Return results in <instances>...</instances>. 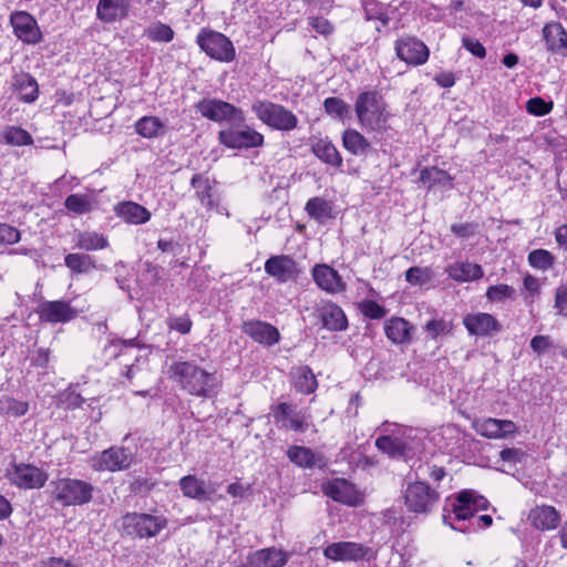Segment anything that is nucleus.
Wrapping results in <instances>:
<instances>
[{
  "instance_id": "obj_1",
  "label": "nucleus",
  "mask_w": 567,
  "mask_h": 567,
  "mask_svg": "<svg viewBox=\"0 0 567 567\" xmlns=\"http://www.w3.org/2000/svg\"><path fill=\"white\" fill-rule=\"evenodd\" d=\"M171 378L188 394L209 399L217 394L220 381L215 373L208 372L190 361H176L169 367Z\"/></svg>"
},
{
  "instance_id": "obj_2",
  "label": "nucleus",
  "mask_w": 567,
  "mask_h": 567,
  "mask_svg": "<svg viewBox=\"0 0 567 567\" xmlns=\"http://www.w3.org/2000/svg\"><path fill=\"white\" fill-rule=\"evenodd\" d=\"M354 112L367 132L384 133L390 128L388 104L378 91H364L357 96Z\"/></svg>"
},
{
  "instance_id": "obj_3",
  "label": "nucleus",
  "mask_w": 567,
  "mask_h": 567,
  "mask_svg": "<svg viewBox=\"0 0 567 567\" xmlns=\"http://www.w3.org/2000/svg\"><path fill=\"white\" fill-rule=\"evenodd\" d=\"M489 502L474 489H463L453 499H449L443 520L453 529L466 532L471 519L478 511L487 509Z\"/></svg>"
},
{
  "instance_id": "obj_4",
  "label": "nucleus",
  "mask_w": 567,
  "mask_h": 567,
  "mask_svg": "<svg viewBox=\"0 0 567 567\" xmlns=\"http://www.w3.org/2000/svg\"><path fill=\"white\" fill-rule=\"evenodd\" d=\"M51 497L63 507L84 505L93 499L94 486L83 480L62 477L50 482Z\"/></svg>"
},
{
  "instance_id": "obj_5",
  "label": "nucleus",
  "mask_w": 567,
  "mask_h": 567,
  "mask_svg": "<svg viewBox=\"0 0 567 567\" xmlns=\"http://www.w3.org/2000/svg\"><path fill=\"white\" fill-rule=\"evenodd\" d=\"M166 517L147 513L127 512L120 519L118 530L133 538H153L167 527Z\"/></svg>"
},
{
  "instance_id": "obj_6",
  "label": "nucleus",
  "mask_w": 567,
  "mask_h": 567,
  "mask_svg": "<svg viewBox=\"0 0 567 567\" xmlns=\"http://www.w3.org/2000/svg\"><path fill=\"white\" fill-rule=\"evenodd\" d=\"M403 499L410 513L427 515L437 506L441 494L437 486L432 487L424 481H415L406 485Z\"/></svg>"
},
{
  "instance_id": "obj_7",
  "label": "nucleus",
  "mask_w": 567,
  "mask_h": 567,
  "mask_svg": "<svg viewBox=\"0 0 567 567\" xmlns=\"http://www.w3.org/2000/svg\"><path fill=\"white\" fill-rule=\"evenodd\" d=\"M251 110L264 124L277 131H292L299 123L298 117L281 104L258 100Z\"/></svg>"
},
{
  "instance_id": "obj_8",
  "label": "nucleus",
  "mask_w": 567,
  "mask_h": 567,
  "mask_svg": "<svg viewBox=\"0 0 567 567\" xmlns=\"http://www.w3.org/2000/svg\"><path fill=\"white\" fill-rule=\"evenodd\" d=\"M196 43L208 56L221 62H231L236 56L233 42L223 33L202 29L196 37Z\"/></svg>"
},
{
  "instance_id": "obj_9",
  "label": "nucleus",
  "mask_w": 567,
  "mask_h": 567,
  "mask_svg": "<svg viewBox=\"0 0 567 567\" xmlns=\"http://www.w3.org/2000/svg\"><path fill=\"white\" fill-rule=\"evenodd\" d=\"M226 130L218 133L220 144L228 148H255L264 145V135L252 127L243 123H236Z\"/></svg>"
},
{
  "instance_id": "obj_10",
  "label": "nucleus",
  "mask_w": 567,
  "mask_h": 567,
  "mask_svg": "<svg viewBox=\"0 0 567 567\" xmlns=\"http://www.w3.org/2000/svg\"><path fill=\"white\" fill-rule=\"evenodd\" d=\"M134 461V455L130 449L113 445L99 454H95L91 461V467L96 472H118L130 468Z\"/></svg>"
},
{
  "instance_id": "obj_11",
  "label": "nucleus",
  "mask_w": 567,
  "mask_h": 567,
  "mask_svg": "<svg viewBox=\"0 0 567 567\" xmlns=\"http://www.w3.org/2000/svg\"><path fill=\"white\" fill-rule=\"evenodd\" d=\"M195 107L204 117L214 122L231 124L245 122L243 110L218 99H203L196 103Z\"/></svg>"
},
{
  "instance_id": "obj_12",
  "label": "nucleus",
  "mask_w": 567,
  "mask_h": 567,
  "mask_svg": "<svg viewBox=\"0 0 567 567\" xmlns=\"http://www.w3.org/2000/svg\"><path fill=\"white\" fill-rule=\"evenodd\" d=\"M6 477L12 485L23 489L41 488L48 481L44 471L25 463H12L6 471Z\"/></svg>"
},
{
  "instance_id": "obj_13",
  "label": "nucleus",
  "mask_w": 567,
  "mask_h": 567,
  "mask_svg": "<svg viewBox=\"0 0 567 567\" xmlns=\"http://www.w3.org/2000/svg\"><path fill=\"white\" fill-rule=\"evenodd\" d=\"M35 312L41 322L51 324L66 323L78 317V310L65 300L42 301Z\"/></svg>"
},
{
  "instance_id": "obj_14",
  "label": "nucleus",
  "mask_w": 567,
  "mask_h": 567,
  "mask_svg": "<svg viewBox=\"0 0 567 567\" xmlns=\"http://www.w3.org/2000/svg\"><path fill=\"white\" fill-rule=\"evenodd\" d=\"M265 271L278 282L284 284L296 281L301 274V268L291 256L276 255L266 260Z\"/></svg>"
},
{
  "instance_id": "obj_15",
  "label": "nucleus",
  "mask_w": 567,
  "mask_h": 567,
  "mask_svg": "<svg viewBox=\"0 0 567 567\" xmlns=\"http://www.w3.org/2000/svg\"><path fill=\"white\" fill-rule=\"evenodd\" d=\"M396 56L410 65L424 64L430 55L429 48L415 37H403L395 41Z\"/></svg>"
},
{
  "instance_id": "obj_16",
  "label": "nucleus",
  "mask_w": 567,
  "mask_h": 567,
  "mask_svg": "<svg viewBox=\"0 0 567 567\" xmlns=\"http://www.w3.org/2000/svg\"><path fill=\"white\" fill-rule=\"evenodd\" d=\"M313 317L321 323V328L332 332L344 331L348 328V318L344 311L332 301H322L313 309Z\"/></svg>"
},
{
  "instance_id": "obj_17",
  "label": "nucleus",
  "mask_w": 567,
  "mask_h": 567,
  "mask_svg": "<svg viewBox=\"0 0 567 567\" xmlns=\"http://www.w3.org/2000/svg\"><path fill=\"white\" fill-rule=\"evenodd\" d=\"M10 23L16 37L24 43L37 44L42 40V32L37 20L27 11H14L10 16Z\"/></svg>"
},
{
  "instance_id": "obj_18",
  "label": "nucleus",
  "mask_w": 567,
  "mask_h": 567,
  "mask_svg": "<svg viewBox=\"0 0 567 567\" xmlns=\"http://www.w3.org/2000/svg\"><path fill=\"white\" fill-rule=\"evenodd\" d=\"M322 493L333 499L349 506H355L360 496L355 486L346 478H332L321 485Z\"/></svg>"
},
{
  "instance_id": "obj_19",
  "label": "nucleus",
  "mask_w": 567,
  "mask_h": 567,
  "mask_svg": "<svg viewBox=\"0 0 567 567\" xmlns=\"http://www.w3.org/2000/svg\"><path fill=\"white\" fill-rule=\"evenodd\" d=\"M241 331L255 342L271 347L280 341L279 330L269 322L261 320H248L243 322Z\"/></svg>"
},
{
  "instance_id": "obj_20",
  "label": "nucleus",
  "mask_w": 567,
  "mask_h": 567,
  "mask_svg": "<svg viewBox=\"0 0 567 567\" xmlns=\"http://www.w3.org/2000/svg\"><path fill=\"white\" fill-rule=\"evenodd\" d=\"M369 551V548L360 543L354 542H338L328 545L323 549V555L331 560L347 561L363 559Z\"/></svg>"
},
{
  "instance_id": "obj_21",
  "label": "nucleus",
  "mask_w": 567,
  "mask_h": 567,
  "mask_svg": "<svg viewBox=\"0 0 567 567\" xmlns=\"http://www.w3.org/2000/svg\"><path fill=\"white\" fill-rule=\"evenodd\" d=\"M463 324L470 334L478 337L492 336L502 329L496 318L486 312L466 315L463 318Z\"/></svg>"
},
{
  "instance_id": "obj_22",
  "label": "nucleus",
  "mask_w": 567,
  "mask_h": 567,
  "mask_svg": "<svg viewBox=\"0 0 567 567\" xmlns=\"http://www.w3.org/2000/svg\"><path fill=\"white\" fill-rule=\"evenodd\" d=\"M311 272L317 286L329 293L342 292L347 288L339 272L329 265L318 264Z\"/></svg>"
},
{
  "instance_id": "obj_23",
  "label": "nucleus",
  "mask_w": 567,
  "mask_h": 567,
  "mask_svg": "<svg viewBox=\"0 0 567 567\" xmlns=\"http://www.w3.org/2000/svg\"><path fill=\"white\" fill-rule=\"evenodd\" d=\"M475 431L487 439H504L517 431L516 424L511 420L484 419L474 423Z\"/></svg>"
},
{
  "instance_id": "obj_24",
  "label": "nucleus",
  "mask_w": 567,
  "mask_h": 567,
  "mask_svg": "<svg viewBox=\"0 0 567 567\" xmlns=\"http://www.w3.org/2000/svg\"><path fill=\"white\" fill-rule=\"evenodd\" d=\"M288 559V553L276 547L261 548L247 556L248 564L252 567H284Z\"/></svg>"
},
{
  "instance_id": "obj_25",
  "label": "nucleus",
  "mask_w": 567,
  "mask_h": 567,
  "mask_svg": "<svg viewBox=\"0 0 567 567\" xmlns=\"http://www.w3.org/2000/svg\"><path fill=\"white\" fill-rule=\"evenodd\" d=\"M310 148L312 154L322 163L333 168L341 169L343 165L342 156L336 145L328 137L311 138Z\"/></svg>"
},
{
  "instance_id": "obj_26",
  "label": "nucleus",
  "mask_w": 567,
  "mask_h": 567,
  "mask_svg": "<svg viewBox=\"0 0 567 567\" xmlns=\"http://www.w3.org/2000/svg\"><path fill=\"white\" fill-rule=\"evenodd\" d=\"M414 326L401 317H391L384 321V332L395 344H409L413 340Z\"/></svg>"
},
{
  "instance_id": "obj_27",
  "label": "nucleus",
  "mask_w": 567,
  "mask_h": 567,
  "mask_svg": "<svg viewBox=\"0 0 567 567\" xmlns=\"http://www.w3.org/2000/svg\"><path fill=\"white\" fill-rule=\"evenodd\" d=\"M128 9V0H99L96 16L102 22L112 23L125 19Z\"/></svg>"
},
{
  "instance_id": "obj_28",
  "label": "nucleus",
  "mask_w": 567,
  "mask_h": 567,
  "mask_svg": "<svg viewBox=\"0 0 567 567\" xmlns=\"http://www.w3.org/2000/svg\"><path fill=\"white\" fill-rule=\"evenodd\" d=\"M528 520L536 529L550 530L558 526L560 515L555 507L542 505L530 509Z\"/></svg>"
},
{
  "instance_id": "obj_29",
  "label": "nucleus",
  "mask_w": 567,
  "mask_h": 567,
  "mask_svg": "<svg viewBox=\"0 0 567 567\" xmlns=\"http://www.w3.org/2000/svg\"><path fill=\"white\" fill-rule=\"evenodd\" d=\"M115 215L127 224L141 225L151 219V212L134 202H121L114 207Z\"/></svg>"
},
{
  "instance_id": "obj_30",
  "label": "nucleus",
  "mask_w": 567,
  "mask_h": 567,
  "mask_svg": "<svg viewBox=\"0 0 567 567\" xmlns=\"http://www.w3.org/2000/svg\"><path fill=\"white\" fill-rule=\"evenodd\" d=\"M179 488L185 497L197 499L199 502L210 499L215 488L206 486L204 480L196 475H186L179 480Z\"/></svg>"
},
{
  "instance_id": "obj_31",
  "label": "nucleus",
  "mask_w": 567,
  "mask_h": 567,
  "mask_svg": "<svg viewBox=\"0 0 567 567\" xmlns=\"http://www.w3.org/2000/svg\"><path fill=\"white\" fill-rule=\"evenodd\" d=\"M543 35L547 50L554 53L565 54L567 51V32L559 22L546 23L543 28Z\"/></svg>"
},
{
  "instance_id": "obj_32",
  "label": "nucleus",
  "mask_w": 567,
  "mask_h": 567,
  "mask_svg": "<svg viewBox=\"0 0 567 567\" xmlns=\"http://www.w3.org/2000/svg\"><path fill=\"white\" fill-rule=\"evenodd\" d=\"M375 446L393 458H406L412 451L409 443L399 436L382 435L377 439Z\"/></svg>"
},
{
  "instance_id": "obj_33",
  "label": "nucleus",
  "mask_w": 567,
  "mask_h": 567,
  "mask_svg": "<svg viewBox=\"0 0 567 567\" xmlns=\"http://www.w3.org/2000/svg\"><path fill=\"white\" fill-rule=\"evenodd\" d=\"M445 272L451 279L457 282L478 280L484 276V270L481 265L468 261L454 262L446 267Z\"/></svg>"
},
{
  "instance_id": "obj_34",
  "label": "nucleus",
  "mask_w": 567,
  "mask_h": 567,
  "mask_svg": "<svg viewBox=\"0 0 567 567\" xmlns=\"http://www.w3.org/2000/svg\"><path fill=\"white\" fill-rule=\"evenodd\" d=\"M11 86L19 95L20 100L31 103L35 101L39 94V86L33 76L29 73H17L12 78Z\"/></svg>"
},
{
  "instance_id": "obj_35",
  "label": "nucleus",
  "mask_w": 567,
  "mask_h": 567,
  "mask_svg": "<svg viewBox=\"0 0 567 567\" xmlns=\"http://www.w3.org/2000/svg\"><path fill=\"white\" fill-rule=\"evenodd\" d=\"M342 146L354 156H365L371 150L369 140L354 128L342 133Z\"/></svg>"
},
{
  "instance_id": "obj_36",
  "label": "nucleus",
  "mask_w": 567,
  "mask_h": 567,
  "mask_svg": "<svg viewBox=\"0 0 567 567\" xmlns=\"http://www.w3.org/2000/svg\"><path fill=\"white\" fill-rule=\"evenodd\" d=\"M75 247L81 250H101L109 247L107 237L96 231H79L74 236Z\"/></svg>"
},
{
  "instance_id": "obj_37",
  "label": "nucleus",
  "mask_w": 567,
  "mask_h": 567,
  "mask_svg": "<svg viewBox=\"0 0 567 567\" xmlns=\"http://www.w3.org/2000/svg\"><path fill=\"white\" fill-rule=\"evenodd\" d=\"M420 182L431 189L434 186H451L453 177L450 174L436 166L425 167L420 172Z\"/></svg>"
},
{
  "instance_id": "obj_38",
  "label": "nucleus",
  "mask_w": 567,
  "mask_h": 567,
  "mask_svg": "<svg viewBox=\"0 0 567 567\" xmlns=\"http://www.w3.org/2000/svg\"><path fill=\"white\" fill-rule=\"evenodd\" d=\"M190 185L195 189L196 198L200 204L209 209L213 208V186L209 178L204 174H194L190 179Z\"/></svg>"
},
{
  "instance_id": "obj_39",
  "label": "nucleus",
  "mask_w": 567,
  "mask_h": 567,
  "mask_svg": "<svg viewBox=\"0 0 567 567\" xmlns=\"http://www.w3.org/2000/svg\"><path fill=\"white\" fill-rule=\"evenodd\" d=\"M135 131L144 138H155L165 134V124L156 116H143L135 123Z\"/></svg>"
},
{
  "instance_id": "obj_40",
  "label": "nucleus",
  "mask_w": 567,
  "mask_h": 567,
  "mask_svg": "<svg viewBox=\"0 0 567 567\" xmlns=\"http://www.w3.org/2000/svg\"><path fill=\"white\" fill-rule=\"evenodd\" d=\"M64 264L72 272L75 274H86L96 269L95 259L92 256L82 252L68 254L64 257Z\"/></svg>"
},
{
  "instance_id": "obj_41",
  "label": "nucleus",
  "mask_w": 567,
  "mask_h": 567,
  "mask_svg": "<svg viewBox=\"0 0 567 567\" xmlns=\"http://www.w3.org/2000/svg\"><path fill=\"white\" fill-rule=\"evenodd\" d=\"M288 458L299 467L311 468L320 460L309 447L292 445L287 451Z\"/></svg>"
},
{
  "instance_id": "obj_42",
  "label": "nucleus",
  "mask_w": 567,
  "mask_h": 567,
  "mask_svg": "<svg viewBox=\"0 0 567 567\" xmlns=\"http://www.w3.org/2000/svg\"><path fill=\"white\" fill-rule=\"evenodd\" d=\"M295 388L303 394H310L318 388L316 375L308 365L297 369L295 374Z\"/></svg>"
},
{
  "instance_id": "obj_43",
  "label": "nucleus",
  "mask_w": 567,
  "mask_h": 567,
  "mask_svg": "<svg viewBox=\"0 0 567 567\" xmlns=\"http://www.w3.org/2000/svg\"><path fill=\"white\" fill-rule=\"evenodd\" d=\"M305 210L311 218L322 221L331 217L332 208L330 203L324 198L312 197L307 202Z\"/></svg>"
},
{
  "instance_id": "obj_44",
  "label": "nucleus",
  "mask_w": 567,
  "mask_h": 567,
  "mask_svg": "<svg viewBox=\"0 0 567 567\" xmlns=\"http://www.w3.org/2000/svg\"><path fill=\"white\" fill-rule=\"evenodd\" d=\"M29 403L11 396L0 399V414L9 417H20L28 413Z\"/></svg>"
},
{
  "instance_id": "obj_45",
  "label": "nucleus",
  "mask_w": 567,
  "mask_h": 567,
  "mask_svg": "<svg viewBox=\"0 0 567 567\" xmlns=\"http://www.w3.org/2000/svg\"><path fill=\"white\" fill-rule=\"evenodd\" d=\"M65 208L75 214L83 215L92 210V198L87 194H72L64 200Z\"/></svg>"
},
{
  "instance_id": "obj_46",
  "label": "nucleus",
  "mask_w": 567,
  "mask_h": 567,
  "mask_svg": "<svg viewBox=\"0 0 567 567\" xmlns=\"http://www.w3.org/2000/svg\"><path fill=\"white\" fill-rule=\"evenodd\" d=\"M389 7L379 0H368L364 4L367 20H379L383 27L388 25L390 21Z\"/></svg>"
},
{
  "instance_id": "obj_47",
  "label": "nucleus",
  "mask_w": 567,
  "mask_h": 567,
  "mask_svg": "<svg viewBox=\"0 0 567 567\" xmlns=\"http://www.w3.org/2000/svg\"><path fill=\"white\" fill-rule=\"evenodd\" d=\"M486 298L491 302H505L506 300L516 299V290L514 287L498 284L489 286L486 290Z\"/></svg>"
},
{
  "instance_id": "obj_48",
  "label": "nucleus",
  "mask_w": 567,
  "mask_h": 567,
  "mask_svg": "<svg viewBox=\"0 0 567 567\" xmlns=\"http://www.w3.org/2000/svg\"><path fill=\"white\" fill-rule=\"evenodd\" d=\"M528 262L533 268L545 271L554 266L555 257L546 249H535L528 254Z\"/></svg>"
},
{
  "instance_id": "obj_49",
  "label": "nucleus",
  "mask_w": 567,
  "mask_h": 567,
  "mask_svg": "<svg viewBox=\"0 0 567 567\" xmlns=\"http://www.w3.org/2000/svg\"><path fill=\"white\" fill-rule=\"evenodd\" d=\"M145 34L150 40L156 42H171L174 38L173 29L168 24L162 22L151 24L145 30Z\"/></svg>"
},
{
  "instance_id": "obj_50",
  "label": "nucleus",
  "mask_w": 567,
  "mask_h": 567,
  "mask_svg": "<svg viewBox=\"0 0 567 567\" xmlns=\"http://www.w3.org/2000/svg\"><path fill=\"white\" fill-rule=\"evenodd\" d=\"M433 271L429 267H411L405 271V280L413 286H423L433 279Z\"/></svg>"
},
{
  "instance_id": "obj_51",
  "label": "nucleus",
  "mask_w": 567,
  "mask_h": 567,
  "mask_svg": "<svg viewBox=\"0 0 567 567\" xmlns=\"http://www.w3.org/2000/svg\"><path fill=\"white\" fill-rule=\"evenodd\" d=\"M452 322L444 319H431L424 326V330L427 332L431 339H436L441 336H447L452 332Z\"/></svg>"
},
{
  "instance_id": "obj_52",
  "label": "nucleus",
  "mask_w": 567,
  "mask_h": 567,
  "mask_svg": "<svg viewBox=\"0 0 567 567\" xmlns=\"http://www.w3.org/2000/svg\"><path fill=\"white\" fill-rule=\"evenodd\" d=\"M326 112L334 118L342 120L349 113V105L340 97H327L323 102Z\"/></svg>"
},
{
  "instance_id": "obj_53",
  "label": "nucleus",
  "mask_w": 567,
  "mask_h": 567,
  "mask_svg": "<svg viewBox=\"0 0 567 567\" xmlns=\"http://www.w3.org/2000/svg\"><path fill=\"white\" fill-rule=\"evenodd\" d=\"M137 346V339L122 340L116 339L112 340L107 346H105L104 351L110 354L111 358L116 359L126 353L128 348H133Z\"/></svg>"
},
{
  "instance_id": "obj_54",
  "label": "nucleus",
  "mask_w": 567,
  "mask_h": 567,
  "mask_svg": "<svg viewBox=\"0 0 567 567\" xmlns=\"http://www.w3.org/2000/svg\"><path fill=\"white\" fill-rule=\"evenodd\" d=\"M308 24L320 35L329 38L334 32V25L322 16H310L307 18Z\"/></svg>"
},
{
  "instance_id": "obj_55",
  "label": "nucleus",
  "mask_w": 567,
  "mask_h": 567,
  "mask_svg": "<svg viewBox=\"0 0 567 567\" xmlns=\"http://www.w3.org/2000/svg\"><path fill=\"white\" fill-rule=\"evenodd\" d=\"M361 313L369 319H382L386 316V309L374 300L365 299L359 303Z\"/></svg>"
},
{
  "instance_id": "obj_56",
  "label": "nucleus",
  "mask_w": 567,
  "mask_h": 567,
  "mask_svg": "<svg viewBox=\"0 0 567 567\" xmlns=\"http://www.w3.org/2000/svg\"><path fill=\"white\" fill-rule=\"evenodd\" d=\"M7 143L12 145H31L33 143L32 136L21 127H10L4 135Z\"/></svg>"
},
{
  "instance_id": "obj_57",
  "label": "nucleus",
  "mask_w": 567,
  "mask_h": 567,
  "mask_svg": "<svg viewBox=\"0 0 567 567\" xmlns=\"http://www.w3.org/2000/svg\"><path fill=\"white\" fill-rule=\"evenodd\" d=\"M553 109V102H545L542 97H532L526 102V110L529 114L544 116Z\"/></svg>"
},
{
  "instance_id": "obj_58",
  "label": "nucleus",
  "mask_w": 567,
  "mask_h": 567,
  "mask_svg": "<svg viewBox=\"0 0 567 567\" xmlns=\"http://www.w3.org/2000/svg\"><path fill=\"white\" fill-rule=\"evenodd\" d=\"M167 327L171 330H175L182 334H187L192 330L193 321L188 315H184L181 317L169 318L167 320Z\"/></svg>"
},
{
  "instance_id": "obj_59",
  "label": "nucleus",
  "mask_w": 567,
  "mask_h": 567,
  "mask_svg": "<svg viewBox=\"0 0 567 567\" xmlns=\"http://www.w3.org/2000/svg\"><path fill=\"white\" fill-rule=\"evenodd\" d=\"M21 238L20 231L9 225L0 223V244L1 245H13L17 244Z\"/></svg>"
},
{
  "instance_id": "obj_60",
  "label": "nucleus",
  "mask_w": 567,
  "mask_h": 567,
  "mask_svg": "<svg viewBox=\"0 0 567 567\" xmlns=\"http://www.w3.org/2000/svg\"><path fill=\"white\" fill-rule=\"evenodd\" d=\"M499 457L504 463L516 465L522 463L527 457V454L522 449L508 447L499 452Z\"/></svg>"
},
{
  "instance_id": "obj_61",
  "label": "nucleus",
  "mask_w": 567,
  "mask_h": 567,
  "mask_svg": "<svg viewBox=\"0 0 567 567\" xmlns=\"http://www.w3.org/2000/svg\"><path fill=\"white\" fill-rule=\"evenodd\" d=\"M451 231L460 238H470L478 233V224L473 221L464 224H453L451 226Z\"/></svg>"
},
{
  "instance_id": "obj_62",
  "label": "nucleus",
  "mask_w": 567,
  "mask_h": 567,
  "mask_svg": "<svg viewBox=\"0 0 567 567\" xmlns=\"http://www.w3.org/2000/svg\"><path fill=\"white\" fill-rule=\"evenodd\" d=\"M462 44L474 56L480 59H484L486 56V49L477 39L464 35L462 38Z\"/></svg>"
},
{
  "instance_id": "obj_63",
  "label": "nucleus",
  "mask_w": 567,
  "mask_h": 567,
  "mask_svg": "<svg viewBox=\"0 0 567 567\" xmlns=\"http://www.w3.org/2000/svg\"><path fill=\"white\" fill-rule=\"evenodd\" d=\"M524 288L527 290L528 296H526V300L529 299V302H534L535 298L540 295V282L538 278L526 275L523 279Z\"/></svg>"
},
{
  "instance_id": "obj_64",
  "label": "nucleus",
  "mask_w": 567,
  "mask_h": 567,
  "mask_svg": "<svg viewBox=\"0 0 567 567\" xmlns=\"http://www.w3.org/2000/svg\"><path fill=\"white\" fill-rule=\"evenodd\" d=\"M557 313L567 318V285H560L555 292V305Z\"/></svg>"
}]
</instances>
